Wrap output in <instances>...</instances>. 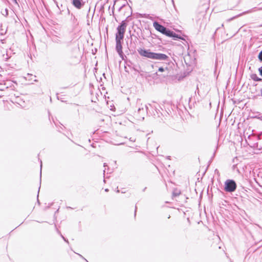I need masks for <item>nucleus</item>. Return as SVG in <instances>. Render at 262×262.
Instances as JSON below:
<instances>
[{
	"label": "nucleus",
	"instance_id": "f257e3e1",
	"mask_svg": "<svg viewBox=\"0 0 262 262\" xmlns=\"http://www.w3.org/2000/svg\"><path fill=\"white\" fill-rule=\"evenodd\" d=\"M138 52L140 56L151 59L167 61L169 60V57L167 55L160 53L152 52L149 49L139 48L138 49Z\"/></svg>",
	"mask_w": 262,
	"mask_h": 262
},
{
	"label": "nucleus",
	"instance_id": "f03ea898",
	"mask_svg": "<svg viewBox=\"0 0 262 262\" xmlns=\"http://www.w3.org/2000/svg\"><path fill=\"white\" fill-rule=\"evenodd\" d=\"M153 26L157 31L168 37H173L174 38H179L178 34L166 28L157 21L154 22Z\"/></svg>",
	"mask_w": 262,
	"mask_h": 262
},
{
	"label": "nucleus",
	"instance_id": "7ed1b4c3",
	"mask_svg": "<svg viewBox=\"0 0 262 262\" xmlns=\"http://www.w3.org/2000/svg\"><path fill=\"white\" fill-rule=\"evenodd\" d=\"M127 25V24L126 20H124L121 21L120 24L117 28V33L116 34L115 39H123Z\"/></svg>",
	"mask_w": 262,
	"mask_h": 262
},
{
	"label": "nucleus",
	"instance_id": "20e7f679",
	"mask_svg": "<svg viewBox=\"0 0 262 262\" xmlns=\"http://www.w3.org/2000/svg\"><path fill=\"white\" fill-rule=\"evenodd\" d=\"M236 184L233 180H227L225 182L224 190L226 192H234L236 189Z\"/></svg>",
	"mask_w": 262,
	"mask_h": 262
},
{
	"label": "nucleus",
	"instance_id": "39448f33",
	"mask_svg": "<svg viewBox=\"0 0 262 262\" xmlns=\"http://www.w3.org/2000/svg\"><path fill=\"white\" fill-rule=\"evenodd\" d=\"M116 45V50L120 57H122L123 53L122 51V39H115Z\"/></svg>",
	"mask_w": 262,
	"mask_h": 262
},
{
	"label": "nucleus",
	"instance_id": "423d86ee",
	"mask_svg": "<svg viewBox=\"0 0 262 262\" xmlns=\"http://www.w3.org/2000/svg\"><path fill=\"white\" fill-rule=\"evenodd\" d=\"M72 3L78 9H80L84 4V2L82 0H72Z\"/></svg>",
	"mask_w": 262,
	"mask_h": 262
},
{
	"label": "nucleus",
	"instance_id": "0eeeda50",
	"mask_svg": "<svg viewBox=\"0 0 262 262\" xmlns=\"http://www.w3.org/2000/svg\"><path fill=\"white\" fill-rule=\"evenodd\" d=\"M52 41L55 43H57V44H61L62 43L61 40V38L60 36H58V35H54L53 36L52 38Z\"/></svg>",
	"mask_w": 262,
	"mask_h": 262
},
{
	"label": "nucleus",
	"instance_id": "6e6552de",
	"mask_svg": "<svg viewBox=\"0 0 262 262\" xmlns=\"http://www.w3.org/2000/svg\"><path fill=\"white\" fill-rule=\"evenodd\" d=\"M251 78L255 81H260L261 80V79L258 78L257 75L255 74H252L251 76Z\"/></svg>",
	"mask_w": 262,
	"mask_h": 262
},
{
	"label": "nucleus",
	"instance_id": "1a4fd4ad",
	"mask_svg": "<svg viewBox=\"0 0 262 262\" xmlns=\"http://www.w3.org/2000/svg\"><path fill=\"white\" fill-rule=\"evenodd\" d=\"M145 107H146V110L145 111L143 107H139L138 110V113L140 114L141 113V112H142L144 114L145 112H147V110L148 109V106L147 105H145Z\"/></svg>",
	"mask_w": 262,
	"mask_h": 262
},
{
	"label": "nucleus",
	"instance_id": "9d476101",
	"mask_svg": "<svg viewBox=\"0 0 262 262\" xmlns=\"http://www.w3.org/2000/svg\"><path fill=\"white\" fill-rule=\"evenodd\" d=\"M180 193H181L180 191L176 189L173 191L172 195L173 196H177L179 195L180 194Z\"/></svg>",
	"mask_w": 262,
	"mask_h": 262
},
{
	"label": "nucleus",
	"instance_id": "9b49d317",
	"mask_svg": "<svg viewBox=\"0 0 262 262\" xmlns=\"http://www.w3.org/2000/svg\"><path fill=\"white\" fill-rule=\"evenodd\" d=\"M258 58L260 61H262V51L259 52Z\"/></svg>",
	"mask_w": 262,
	"mask_h": 262
},
{
	"label": "nucleus",
	"instance_id": "f8f14e48",
	"mask_svg": "<svg viewBox=\"0 0 262 262\" xmlns=\"http://www.w3.org/2000/svg\"><path fill=\"white\" fill-rule=\"evenodd\" d=\"M164 71H165V69L163 67H160L158 69V71L161 72H163Z\"/></svg>",
	"mask_w": 262,
	"mask_h": 262
},
{
	"label": "nucleus",
	"instance_id": "ddd939ff",
	"mask_svg": "<svg viewBox=\"0 0 262 262\" xmlns=\"http://www.w3.org/2000/svg\"><path fill=\"white\" fill-rule=\"evenodd\" d=\"M260 75L262 76V66L258 69Z\"/></svg>",
	"mask_w": 262,
	"mask_h": 262
},
{
	"label": "nucleus",
	"instance_id": "4468645a",
	"mask_svg": "<svg viewBox=\"0 0 262 262\" xmlns=\"http://www.w3.org/2000/svg\"><path fill=\"white\" fill-rule=\"evenodd\" d=\"M60 234L61 236L62 237V238L64 239V241H66V242L68 243V241L67 240L64 236H63V235L60 233V232H58Z\"/></svg>",
	"mask_w": 262,
	"mask_h": 262
},
{
	"label": "nucleus",
	"instance_id": "2eb2a0df",
	"mask_svg": "<svg viewBox=\"0 0 262 262\" xmlns=\"http://www.w3.org/2000/svg\"><path fill=\"white\" fill-rule=\"evenodd\" d=\"M42 162L40 161V174H41Z\"/></svg>",
	"mask_w": 262,
	"mask_h": 262
},
{
	"label": "nucleus",
	"instance_id": "dca6fc26",
	"mask_svg": "<svg viewBox=\"0 0 262 262\" xmlns=\"http://www.w3.org/2000/svg\"><path fill=\"white\" fill-rule=\"evenodd\" d=\"M13 2L15 3L16 4H17V0H12Z\"/></svg>",
	"mask_w": 262,
	"mask_h": 262
},
{
	"label": "nucleus",
	"instance_id": "f3484780",
	"mask_svg": "<svg viewBox=\"0 0 262 262\" xmlns=\"http://www.w3.org/2000/svg\"><path fill=\"white\" fill-rule=\"evenodd\" d=\"M140 118L142 119V120H144V117L141 116L139 117V119H140Z\"/></svg>",
	"mask_w": 262,
	"mask_h": 262
},
{
	"label": "nucleus",
	"instance_id": "a211bd4d",
	"mask_svg": "<svg viewBox=\"0 0 262 262\" xmlns=\"http://www.w3.org/2000/svg\"><path fill=\"white\" fill-rule=\"evenodd\" d=\"M2 84H0V90H3V86Z\"/></svg>",
	"mask_w": 262,
	"mask_h": 262
},
{
	"label": "nucleus",
	"instance_id": "6ab92c4d",
	"mask_svg": "<svg viewBox=\"0 0 262 262\" xmlns=\"http://www.w3.org/2000/svg\"><path fill=\"white\" fill-rule=\"evenodd\" d=\"M136 211H137V207L136 206L135 207V215H136Z\"/></svg>",
	"mask_w": 262,
	"mask_h": 262
},
{
	"label": "nucleus",
	"instance_id": "aec40b11",
	"mask_svg": "<svg viewBox=\"0 0 262 262\" xmlns=\"http://www.w3.org/2000/svg\"><path fill=\"white\" fill-rule=\"evenodd\" d=\"M130 140L132 142H135V139H132L131 138H130Z\"/></svg>",
	"mask_w": 262,
	"mask_h": 262
},
{
	"label": "nucleus",
	"instance_id": "412c9836",
	"mask_svg": "<svg viewBox=\"0 0 262 262\" xmlns=\"http://www.w3.org/2000/svg\"><path fill=\"white\" fill-rule=\"evenodd\" d=\"M235 17H236V16H235V17H232V18H230V19H228V21H230V20H232L233 19H234V18H235Z\"/></svg>",
	"mask_w": 262,
	"mask_h": 262
},
{
	"label": "nucleus",
	"instance_id": "4be33fe9",
	"mask_svg": "<svg viewBox=\"0 0 262 262\" xmlns=\"http://www.w3.org/2000/svg\"><path fill=\"white\" fill-rule=\"evenodd\" d=\"M140 100H140V99H138L137 100V103H139V102L140 101Z\"/></svg>",
	"mask_w": 262,
	"mask_h": 262
},
{
	"label": "nucleus",
	"instance_id": "5701e85b",
	"mask_svg": "<svg viewBox=\"0 0 262 262\" xmlns=\"http://www.w3.org/2000/svg\"><path fill=\"white\" fill-rule=\"evenodd\" d=\"M105 191H106V192L108 191V189L107 188L105 189Z\"/></svg>",
	"mask_w": 262,
	"mask_h": 262
},
{
	"label": "nucleus",
	"instance_id": "b1692460",
	"mask_svg": "<svg viewBox=\"0 0 262 262\" xmlns=\"http://www.w3.org/2000/svg\"><path fill=\"white\" fill-rule=\"evenodd\" d=\"M103 166H104V167H105V166H106L107 165H106V163H104V165H103Z\"/></svg>",
	"mask_w": 262,
	"mask_h": 262
},
{
	"label": "nucleus",
	"instance_id": "393cba45",
	"mask_svg": "<svg viewBox=\"0 0 262 262\" xmlns=\"http://www.w3.org/2000/svg\"><path fill=\"white\" fill-rule=\"evenodd\" d=\"M6 14L7 15L8 14L7 9H6Z\"/></svg>",
	"mask_w": 262,
	"mask_h": 262
},
{
	"label": "nucleus",
	"instance_id": "a878e982",
	"mask_svg": "<svg viewBox=\"0 0 262 262\" xmlns=\"http://www.w3.org/2000/svg\"><path fill=\"white\" fill-rule=\"evenodd\" d=\"M117 192H118V193L119 192V190L118 189H117Z\"/></svg>",
	"mask_w": 262,
	"mask_h": 262
},
{
	"label": "nucleus",
	"instance_id": "bb28decb",
	"mask_svg": "<svg viewBox=\"0 0 262 262\" xmlns=\"http://www.w3.org/2000/svg\"><path fill=\"white\" fill-rule=\"evenodd\" d=\"M261 95L262 96V89L261 90Z\"/></svg>",
	"mask_w": 262,
	"mask_h": 262
},
{
	"label": "nucleus",
	"instance_id": "cd10ccee",
	"mask_svg": "<svg viewBox=\"0 0 262 262\" xmlns=\"http://www.w3.org/2000/svg\"><path fill=\"white\" fill-rule=\"evenodd\" d=\"M79 255L80 257H83L82 256V255H81L79 254Z\"/></svg>",
	"mask_w": 262,
	"mask_h": 262
}]
</instances>
